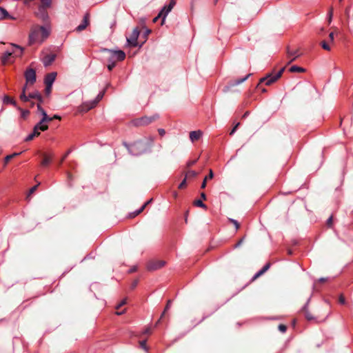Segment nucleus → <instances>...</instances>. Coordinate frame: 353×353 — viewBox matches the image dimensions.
<instances>
[{"label": "nucleus", "mask_w": 353, "mask_h": 353, "mask_svg": "<svg viewBox=\"0 0 353 353\" xmlns=\"http://www.w3.org/2000/svg\"><path fill=\"white\" fill-rule=\"evenodd\" d=\"M50 25L34 26L30 32L28 37V44L32 46L36 43H42L50 34Z\"/></svg>", "instance_id": "obj_1"}, {"label": "nucleus", "mask_w": 353, "mask_h": 353, "mask_svg": "<svg viewBox=\"0 0 353 353\" xmlns=\"http://www.w3.org/2000/svg\"><path fill=\"white\" fill-rule=\"evenodd\" d=\"M23 48L19 46L11 43L9 48L1 56V61L3 65L12 63L17 57L23 54Z\"/></svg>", "instance_id": "obj_2"}, {"label": "nucleus", "mask_w": 353, "mask_h": 353, "mask_svg": "<svg viewBox=\"0 0 353 353\" xmlns=\"http://www.w3.org/2000/svg\"><path fill=\"white\" fill-rule=\"evenodd\" d=\"M105 51L109 53L108 57V64L107 65L109 71H111L116 65L117 61H121L125 59V54L123 50H112L105 49Z\"/></svg>", "instance_id": "obj_3"}, {"label": "nucleus", "mask_w": 353, "mask_h": 353, "mask_svg": "<svg viewBox=\"0 0 353 353\" xmlns=\"http://www.w3.org/2000/svg\"><path fill=\"white\" fill-rule=\"evenodd\" d=\"M123 145L131 154L135 156L143 154L147 150L145 144L142 141H137L132 144L124 142Z\"/></svg>", "instance_id": "obj_4"}, {"label": "nucleus", "mask_w": 353, "mask_h": 353, "mask_svg": "<svg viewBox=\"0 0 353 353\" xmlns=\"http://www.w3.org/2000/svg\"><path fill=\"white\" fill-rule=\"evenodd\" d=\"M284 70L285 68H282L275 74L270 73L267 74L265 77L261 78L260 79L259 83H265L266 85H270L272 83H275L281 77Z\"/></svg>", "instance_id": "obj_5"}, {"label": "nucleus", "mask_w": 353, "mask_h": 353, "mask_svg": "<svg viewBox=\"0 0 353 353\" xmlns=\"http://www.w3.org/2000/svg\"><path fill=\"white\" fill-rule=\"evenodd\" d=\"M159 117L158 114H155L152 116H144L141 118H137L134 120H132V123L134 126L139 127V126H143V125H147L157 119H158Z\"/></svg>", "instance_id": "obj_6"}, {"label": "nucleus", "mask_w": 353, "mask_h": 353, "mask_svg": "<svg viewBox=\"0 0 353 353\" xmlns=\"http://www.w3.org/2000/svg\"><path fill=\"white\" fill-rule=\"evenodd\" d=\"M103 95H104V92H99L98 94V95L97 96V97L95 98V99L92 100V101L83 103L79 107V111L82 112H88V110L92 109L102 99V98L103 97Z\"/></svg>", "instance_id": "obj_7"}, {"label": "nucleus", "mask_w": 353, "mask_h": 353, "mask_svg": "<svg viewBox=\"0 0 353 353\" xmlns=\"http://www.w3.org/2000/svg\"><path fill=\"white\" fill-rule=\"evenodd\" d=\"M48 8L39 6L37 11L35 12V15L37 18L41 19L46 25H50V18L48 13Z\"/></svg>", "instance_id": "obj_8"}, {"label": "nucleus", "mask_w": 353, "mask_h": 353, "mask_svg": "<svg viewBox=\"0 0 353 353\" xmlns=\"http://www.w3.org/2000/svg\"><path fill=\"white\" fill-rule=\"evenodd\" d=\"M175 4V0H170L168 5H165L162 8L161 10L159 13V17H162L161 24H163L167 15L169 14L170 12H171Z\"/></svg>", "instance_id": "obj_9"}, {"label": "nucleus", "mask_w": 353, "mask_h": 353, "mask_svg": "<svg viewBox=\"0 0 353 353\" xmlns=\"http://www.w3.org/2000/svg\"><path fill=\"white\" fill-rule=\"evenodd\" d=\"M139 34L140 32L138 28H136L133 30L130 36L126 38L128 46L131 47H137L138 46L137 39Z\"/></svg>", "instance_id": "obj_10"}, {"label": "nucleus", "mask_w": 353, "mask_h": 353, "mask_svg": "<svg viewBox=\"0 0 353 353\" xmlns=\"http://www.w3.org/2000/svg\"><path fill=\"white\" fill-rule=\"evenodd\" d=\"M165 264V262L162 260H152L148 263L147 268L150 271L157 270L163 267Z\"/></svg>", "instance_id": "obj_11"}, {"label": "nucleus", "mask_w": 353, "mask_h": 353, "mask_svg": "<svg viewBox=\"0 0 353 353\" xmlns=\"http://www.w3.org/2000/svg\"><path fill=\"white\" fill-rule=\"evenodd\" d=\"M25 78L27 84L32 85L36 81V72L32 68L27 69L25 72Z\"/></svg>", "instance_id": "obj_12"}, {"label": "nucleus", "mask_w": 353, "mask_h": 353, "mask_svg": "<svg viewBox=\"0 0 353 353\" xmlns=\"http://www.w3.org/2000/svg\"><path fill=\"white\" fill-rule=\"evenodd\" d=\"M89 23H90V14L88 12H87L83 16V19L81 24L79 25L75 28V31L78 32H80L84 30L88 27Z\"/></svg>", "instance_id": "obj_13"}, {"label": "nucleus", "mask_w": 353, "mask_h": 353, "mask_svg": "<svg viewBox=\"0 0 353 353\" xmlns=\"http://www.w3.org/2000/svg\"><path fill=\"white\" fill-rule=\"evenodd\" d=\"M41 154L43 157V159L40 163L41 165L43 167L48 166L52 162L53 155L48 154L47 153L45 152L41 153Z\"/></svg>", "instance_id": "obj_14"}, {"label": "nucleus", "mask_w": 353, "mask_h": 353, "mask_svg": "<svg viewBox=\"0 0 353 353\" xmlns=\"http://www.w3.org/2000/svg\"><path fill=\"white\" fill-rule=\"evenodd\" d=\"M37 110L42 114V122L49 123L53 120V118L49 117L46 112L41 108L40 104H37Z\"/></svg>", "instance_id": "obj_15"}, {"label": "nucleus", "mask_w": 353, "mask_h": 353, "mask_svg": "<svg viewBox=\"0 0 353 353\" xmlns=\"http://www.w3.org/2000/svg\"><path fill=\"white\" fill-rule=\"evenodd\" d=\"M55 54H48L45 55L42 59L43 65L46 67L50 65L55 60Z\"/></svg>", "instance_id": "obj_16"}, {"label": "nucleus", "mask_w": 353, "mask_h": 353, "mask_svg": "<svg viewBox=\"0 0 353 353\" xmlns=\"http://www.w3.org/2000/svg\"><path fill=\"white\" fill-rule=\"evenodd\" d=\"M57 77L56 72H50L46 75L44 79V83L46 85H52Z\"/></svg>", "instance_id": "obj_17"}, {"label": "nucleus", "mask_w": 353, "mask_h": 353, "mask_svg": "<svg viewBox=\"0 0 353 353\" xmlns=\"http://www.w3.org/2000/svg\"><path fill=\"white\" fill-rule=\"evenodd\" d=\"M250 75H251V74H247L245 77H244L243 78H240V79H235V80L230 81V83H229V85L227 87V88H229L230 87H234L235 85H239L240 83L245 81L249 78V77Z\"/></svg>", "instance_id": "obj_18"}, {"label": "nucleus", "mask_w": 353, "mask_h": 353, "mask_svg": "<svg viewBox=\"0 0 353 353\" xmlns=\"http://www.w3.org/2000/svg\"><path fill=\"white\" fill-rule=\"evenodd\" d=\"M29 101L30 99H36L39 103L38 104H40L43 102V97L40 94L39 91H34L33 92H31L28 94Z\"/></svg>", "instance_id": "obj_19"}, {"label": "nucleus", "mask_w": 353, "mask_h": 353, "mask_svg": "<svg viewBox=\"0 0 353 353\" xmlns=\"http://www.w3.org/2000/svg\"><path fill=\"white\" fill-rule=\"evenodd\" d=\"M287 54L288 57L290 59L288 63H290L292 61H294L296 59V58L299 57L300 55L298 50L292 51L290 50L289 47L287 48Z\"/></svg>", "instance_id": "obj_20"}, {"label": "nucleus", "mask_w": 353, "mask_h": 353, "mask_svg": "<svg viewBox=\"0 0 353 353\" xmlns=\"http://www.w3.org/2000/svg\"><path fill=\"white\" fill-rule=\"evenodd\" d=\"M203 132L201 130L192 131L190 132V139L192 143L198 141L202 136Z\"/></svg>", "instance_id": "obj_21"}, {"label": "nucleus", "mask_w": 353, "mask_h": 353, "mask_svg": "<svg viewBox=\"0 0 353 353\" xmlns=\"http://www.w3.org/2000/svg\"><path fill=\"white\" fill-rule=\"evenodd\" d=\"M3 102L4 104H11L14 107L17 108V103L16 101L13 98L10 97L8 95H5L3 97Z\"/></svg>", "instance_id": "obj_22"}, {"label": "nucleus", "mask_w": 353, "mask_h": 353, "mask_svg": "<svg viewBox=\"0 0 353 353\" xmlns=\"http://www.w3.org/2000/svg\"><path fill=\"white\" fill-rule=\"evenodd\" d=\"M4 19H15L14 17L10 16L7 10L1 7H0V20Z\"/></svg>", "instance_id": "obj_23"}, {"label": "nucleus", "mask_w": 353, "mask_h": 353, "mask_svg": "<svg viewBox=\"0 0 353 353\" xmlns=\"http://www.w3.org/2000/svg\"><path fill=\"white\" fill-rule=\"evenodd\" d=\"M301 312L305 316V319H307L308 321H311L314 319V317L312 316V314L309 312L307 310V303H306L303 308L301 309Z\"/></svg>", "instance_id": "obj_24"}, {"label": "nucleus", "mask_w": 353, "mask_h": 353, "mask_svg": "<svg viewBox=\"0 0 353 353\" xmlns=\"http://www.w3.org/2000/svg\"><path fill=\"white\" fill-rule=\"evenodd\" d=\"M45 122H42V119L41 121L34 125L35 130H38L39 131H46L48 129V125L45 124Z\"/></svg>", "instance_id": "obj_25"}, {"label": "nucleus", "mask_w": 353, "mask_h": 353, "mask_svg": "<svg viewBox=\"0 0 353 353\" xmlns=\"http://www.w3.org/2000/svg\"><path fill=\"white\" fill-rule=\"evenodd\" d=\"M39 135H40V131L38 130H35V128L34 127L32 132L26 137V138L25 139V141H32L35 137H38Z\"/></svg>", "instance_id": "obj_26"}, {"label": "nucleus", "mask_w": 353, "mask_h": 353, "mask_svg": "<svg viewBox=\"0 0 353 353\" xmlns=\"http://www.w3.org/2000/svg\"><path fill=\"white\" fill-rule=\"evenodd\" d=\"M270 263H267L265 264L262 269H261L259 272H257L255 275L253 277V279H255L258 277H259L260 276H261L262 274H263L269 268H270Z\"/></svg>", "instance_id": "obj_27"}, {"label": "nucleus", "mask_w": 353, "mask_h": 353, "mask_svg": "<svg viewBox=\"0 0 353 353\" xmlns=\"http://www.w3.org/2000/svg\"><path fill=\"white\" fill-rule=\"evenodd\" d=\"M152 201V199L148 201L147 202H145L140 209L134 211L133 213H132V217H134L136 216H137L138 214H139Z\"/></svg>", "instance_id": "obj_28"}, {"label": "nucleus", "mask_w": 353, "mask_h": 353, "mask_svg": "<svg viewBox=\"0 0 353 353\" xmlns=\"http://www.w3.org/2000/svg\"><path fill=\"white\" fill-rule=\"evenodd\" d=\"M290 71L291 72H305V69L303 68L297 66V65H292L290 68Z\"/></svg>", "instance_id": "obj_29"}, {"label": "nucleus", "mask_w": 353, "mask_h": 353, "mask_svg": "<svg viewBox=\"0 0 353 353\" xmlns=\"http://www.w3.org/2000/svg\"><path fill=\"white\" fill-rule=\"evenodd\" d=\"M21 112V117L26 119L30 114V111L28 110H23L22 108L17 106V108Z\"/></svg>", "instance_id": "obj_30"}, {"label": "nucleus", "mask_w": 353, "mask_h": 353, "mask_svg": "<svg viewBox=\"0 0 353 353\" xmlns=\"http://www.w3.org/2000/svg\"><path fill=\"white\" fill-rule=\"evenodd\" d=\"M198 175V172L194 170H188L185 174V178H194Z\"/></svg>", "instance_id": "obj_31"}, {"label": "nucleus", "mask_w": 353, "mask_h": 353, "mask_svg": "<svg viewBox=\"0 0 353 353\" xmlns=\"http://www.w3.org/2000/svg\"><path fill=\"white\" fill-rule=\"evenodd\" d=\"M52 1V0H41V5L39 6L49 8L51 7Z\"/></svg>", "instance_id": "obj_32"}, {"label": "nucleus", "mask_w": 353, "mask_h": 353, "mask_svg": "<svg viewBox=\"0 0 353 353\" xmlns=\"http://www.w3.org/2000/svg\"><path fill=\"white\" fill-rule=\"evenodd\" d=\"M19 98L23 102H28V101H29V97H28V96H26V92H24V90H22L21 94H20Z\"/></svg>", "instance_id": "obj_33"}, {"label": "nucleus", "mask_w": 353, "mask_h": 353, "mask_svg": "<svg viewBox=\"0 0 353 353\" xmlns=\"http://www.w3.org/2000/svg\"><path fill=\"white\" fill-rule=\"evenodd\" d=\"M19 154V153H13L12 154L7 155L4 159L5 164L8 163L13 157Z\"/></svg>", "instance_id": "obj_34"}, {"label": "nucleus", "mask_w": 353, "mask_h": 353, "mask_svg": "<svg viewBox=\"0 0 353 353\" xmlns=\"http://www.w3.org/2000/svg\"><path fill=\"white\" fill-rule=\"evenodd\" d=\"M194 205L198 207H201L203 208H206V205L201 200H196L194 201Z\"/></svg>", "instance_id": "obj_35"}, {"label": "nucleus", "mask_w": 353, "mask_h": 353, "mask_svg": "<svg viewBox=\"0 0 353 353\" xmlns=\"http://www.w3.org/2000/svg\"><path fill=\"white\" fill-rule=\"evenodd\" d=\"M171 304H172V301L171 300H169L165 305V310L163 311V312L161 314V319L163 317V316L165 314V313L166 312L167 310H168L170 309V307H171Z\"/></svg>", "instance_id": "obj_36"}, {"label": "nucleus", "mask_w": 353, "mask_h": 353, "mask_svg": "<svg viewBox=\"0 0 353 353\" xmlns=\"http://www.w3.org/2000/svg\"><path fill=\"white\" fill-rule=\"evenodd\" d=\"M321 44L322 48L324 50H327V51L330 50V47L325 41H323Z\"/></svg>", "instance_id": "obj_37"}, {"label": "nucleus", "mask_w": 353, "mask_h": 353, "mask_svg": "<svg viewBox=\"0 0 353 353\" xmlns=\"http://www.w3.org/2000/svg\"><path fill=\"white\" fill-rule=\"evenodd\" d=\"M71 152V150H69L63 156V157L61 158L59 163V165H61L63 162L65 161V159L67 158V157L69 155V154Z\"/></svg>", "instance_id": "obj_38"}, {"label": "nucleus", "mask_w": 353, "mask_h": 353, "mask_svg": "<svg viewBox=\"0 0 353 353\" xmlns=\"http://www.w3.org/2000/svg\"><path fill=\"white\" fill-rule=\"evenodd\" d=\"M197 160H198V159H195L194 160H189L187 162V167L190 168V167L194 165L196 163Z\"/></svg>", "instance_id": "obj_39"}, {"label": "nucleus", "mask_w": 353, "mask_h": 353, "mask_svg": "<svg viewBox=\"0 0 353 353\" xmlns=\"http://www.w3.org/2000/svg\"><path fill=\"white\" fill-rule=\"evenodd\" d=\"M52 85H46V88H45V92L46 94H50L51 91H52Z\"/></svg>", "instance_id": "obj_40"}, {"label": "nucleus", "mask_w": 353, "mask_h": 353, "mask_svg": "<svg viewBox=\"0 0 353 353\" xmlns=\"http://www.w3.org/2000/svg\"><path fill=\"white\" fill-rule=\"evenodd\" d=\"M229 221L234 225L236 230H238L239 228L240 225L236 220L230 219Z\"/></svg>", "instance_id": "obj_41"}, {"label": "nucleus", "mask_w": 353, "mask_h": 353, "mask_svg": "<svg viewBox=\"0 0 353 353\" xmlns=\"http://www.w3.org/2000/svg\"><path fill=\"white\" fill-rule=\"evenodd\" d=\"M140 347L142 349L147 350L146 340H143V341H140Z\"/></svg>", "instance_id": "obj_42"}, {"label": "nucleus", "mask_w": 353, "mask_h": 353, "mask_svg": "<svg viewBox=\"0 0 353 353\" xmlns=\"http://www.w3.org/2000/svg\"><path fill=\"white\" fill-rule=\"evenodd\" d=\"M279 330L281 332H285L286 331V330H287V327H286V325H285L283 324H280L279 325Z\"/></svg>", "instance_id": "obj_43"}, {"label": "nucleus", "mask_w": 353, "mask_h": 353, "mask_svg": "<svg viewBox=\"0 0 353 353\" xmlns=\"http://www.w3.org/2000/svg\"><path fill=\"white\" fill-rule=\"evenodd\" d=\"M240 125V123H237L234 127L232 129L231 132H230V135H232L235 132L236 130H237L238 127Z\"/></svg>", "instance_id": "obj_44"}, {"label": "nucleus", "mask_w": 353, "mask_h": 353, "mask_svg": "<svg viewBox=\"0 0 353 353\" xmlns=\"http://www.w3.org/2000/svg\"><path fill=\"white\" fill-rule=\"evenodd\" d=\"M186 185V178H185L179 184V188H183Z\"/></svg>", "instance_id": "obj_45"}, {"label": "nucleus", "mask_w": 353, "mask_h": 353, "mask_svg": "<svg viewBox=\"0 0 353 353\" xmlns=\"http://www.w3.org/2000/svg\"><path fill=\"white\" fill-rule=\"evenodd\" d=\"M213 177H214L213 171H212V170H210L209 174L208 176H206L205 178H207V181H208V179H212Z\"/></svg>", "instance_id": "obj_46"}, {"label": "nucleus", "mask_w": 353, "mask_h": 353, "mask_svg": "<svg viewBox=\"0 0 353 353\" xmlns=\"http://www.w3.org/2000/svg\"><path fill=\"white\" fill-rule=\"evenodd\" d=\"M332 220H333V218H332V216H330L329 219L327 220V225L328 227H331L332 225Z\"/></svg>", "instance_id": "obj_47"}, {"label": "nucleus", "mask_w": 353, "mask_h": 353, "mask_svg": "<svg viewBox=\"0 0 353 353\" xmlns=\"http://www.w3.org/2000/svg\"><path fill=\"white\" fill-rule=\"evenodd\" d=\"M339 301L341 304L344 305L345 303V297L343 295H341L339 296Z\"/></svg>", "instance_id": "obj_48"}, {"label": "nucleus", "mask_w": 353, "mask_h": 353, "mask_svg": "<svg viewBox=\"0 0 353 353\" xmlns=\"http://www.w3.org/2000/svg\"><path fill=\"white\" fill-rule=\"evenodd\" d=\"M151 333H152V331L150 327L145 328L142 332L143 334H150Z\"/></svg>", "instance_id": "obj_49"}, {"label": "nucleus", "mask_w": 353, "mask_h": 353, "mask_svg": "<svg viewBox=\"0 0 353 353\" xmlns=\"http://www.w3.org/2000/svg\"><path fill=\"white\" fill-rule=\"evenodd\" d=\"M126 303V299H123L121 302L116 307L117 310H119L121 306L124 305Z\"/></svg>", "instance_id": "obj_50"}, {"label": "nucleus", "mask_w": 353, "mask_h": 353, "mask_svg": "<svg viewBox=\"0 0 353 353\" xmlns=\"http://www.w3.org/2000/svg\"><path fill=\"white\" fill-rule=\"evenodd\" d=\"M39 185V183L33 186L32 188H31L30 190L29 194H31L34 193V191L37 190Z\"/></svg>", "instance_id": "obj_51"}, {"label": "nucleus", "mask_w": 353, "mask_h": 353, "mask_svg": "<svg viewBox=\"0 0 353 353\" xmlns=\"http://www.w3.org/2000/svg\"><path fill=\"white\" fill-rule=\"evenodd\" d=\"M206 183H207V178H204V179H203V181L202 182L201 188L202 189H204L206 187Z\"/></svg>", "instance_id": "obj_52"}, {"label": "nucleus", "mask_w": 353, "mask_h": 353, "mask_svg": "<svg viewBox=\"0 0 353 353\" xmlns=\"http://www.w3.org/2000/svg\"><path fill=\"white\" fill-rule=\"evenodd\" d=\"M158 132H159V134L163 137L165 134V130L162 129V128H160L158 130Z\"/></svg>", "instance_id": "obj_53"}, {"label": "nucleus", "mask_w": 353, "mask_h": 353, "mask_svg": "<svg viewBox=\"0 0 353 353\" xmlns=\"http://www.w3.org/2000/svg\"><path fill=\"white\" fill-rule=\"evenodd\" d=\"M334 33L330 32L329 34V39L331 42H332L334 41Z\"/></svg>", "instance_id": "obj_54"}, {"label": "nucleus", "mask_w": 353, "mask_h": 353, "mask_svg": "<svg viewBox=\"0 0 353 353\" xmlns=\"http://www.w3.org/2000/svg\"><path fill=\"white\" fill-rule=\"evenodd\" d=\"M138 283V281H134L132 284V289L136 288L137 285Z\"/></svg>", "instance_id": "obj_55"}, {"label": "nucleus", "mask_w": 353, "mask_h": 353, "mask_svg": "<svg viewBox=\"0 0 353 353\" xmlns=\"http://www.w3.org/2000/svg\"><path fill=\"white\" fill-rule=\"evenodd\" d=\"M33 0H23V3L26 5H29Z\"/></svg>", "instance_id": "obj_56"}, {"label": "nucleus", "mask_w": 353, "mask_h": 353, "mask_svg": "<svg viewBox=\"0 0 353 353\" xmlns=\"http://www.w3.org/2000/svg\"><path fill=\"white\" fill-rule=\"evenodd\" d=\"M243 242V239H241L235 245L234 248H238Z\"/></svg>", "instance_id": "obj_57"}, {"label": "nucleus", "mask_w": 353, "mask_h": 353, "mask_svg": "<svg viewBox=\"0 0 353 353\" xmlns=\"http://www.w3.org/2000/svg\"><path fill=\"white\" fill-rule=\"evenodd\" d=\"M137 268L136 266H134L132 267L130 270V272H134L135 271H137Z\"/></svg>", "instance_id": "obj_58"}, {"label": "nucleus", "mask_w": 353, "mask_h": 353, "mask_svg": "<svg viewBox=\"0 0 353 353\" xmlns=\"http://www.w3.org/2000/svg\"><path fill=\"white\" fill-rule=\"evenodd\" d=\"M327 279H326V278H321V279H319V281L321 283H323V282L326 281Z\"/></svg>", "instance_id": "obj_59"}, {"label": "nucleus", "mask_w": 353, "mask_h": 353, "mask_svg": "<svg viewBox=\"0 0 353 353\" xmlns=\"http://www.w3.org/2000/svg\"><path fill=\"white\" fill-rule=\"evenodd\" d=\"M201 198H202L203 199H204V200H205V199H206V195H205V194L204 192H202V193L201 194Z\"/></svg>", "instance_id": "obj_60"}, {"label": "nucleus", "mask_w": 353, "mask_h": 353, "mask_svg": "<svg viewBox=\"0 0 353 353\" xmlns=\"http://www.w3.org/2000/svg\"><path fill=\"white\" fill-rule=\"evenodd\" d=\"M52 118H53V119H61V117L57 114H54Z\"/></svg>", "instance_id": "obj_61"}, {"label": "nucleus", "mask_w": 353, "mask_h": 353, "mask_svg": "<svg viewBox=\"0 0 353 353\" xmlns=\"http://www.w3.org/2000/svg\"><path fill=\"white\" fill-rule=\"evenodd\" d=\"M159 18L162 19V17H159V15H158L157 17H154L153 19V22H154V23L157 22Z\"/></svg>", "instance_id": "obj_62"}, {"label": "nucleus", "mask_w": 353, "mask_h": 353, "mask_svg": "<svg viewBox=\"0 0 353 353\" xmlns=\"http://www.w3.org/2000/svg\"><path fill=\"white\" fill-rule=\"evenodd\" d=\"M27 88V83L23 87L22 90H24V92H26Z\"/></svg>", "instance_id": "obj_63"}, {"label": "nucleus", "mask_w": 353, "mask_h": 353, "mask_svg": "<svg viewBox=\"0 0 353 353\" xmlns=\"http://www.w3.org/2000/svg\"><path fill=\"white\" fill-rule=\"evenodd\" d=\"M123 312H124V311H122V312H116V314H117V315H121V314H123Z\"/></svg>", "instance_id": "obj_64"}]
</instances>
